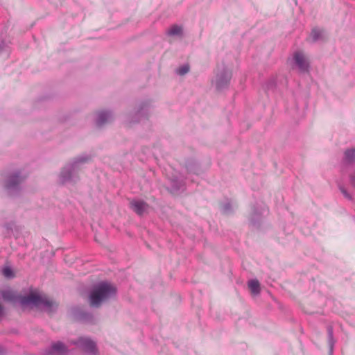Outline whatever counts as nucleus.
Segmentation results:
<instances>
[{"label":"nucleus","instance_id":"nucleus-12","mask_svg":"<svg viewBox=\"0 0 355 355\" xmlns=\"http://www.w3.org/2000/svg\"><path fill=\"white\" fill-rule=\"evenodd\" d=\"M166 33L168 35L171 36L181 35L182 34V27L174 24L167 30Z\"/></svg>","mask_w":355,"mask_h":355},{"label":"nucleus","instance_id":"nucleus-1","mask_svg":"<svg viewBox=\"0 0 355 355\" xmlns=\"http://www.w3.org/2000/svg\"><path fill=\"white\" fill-rule=\"evenodd\" d=\"M3 297L8 301L19 300L23 306L32 305L42 309L44 311L51 313L55 310L58 304L55 302L49 300L45 295L38 293H31L27 296L17 297L12 292L6 291L3 293Z\"/></svg>","mask_w":355,"mask_h":355},{"label":"nucleus","instance_id":"nucleus-17","mask_svg":"<svg viewBox=\"0 0 355 355\" xmlns=\"http://www.w3.org/2000/svg\"><path fill=\"white\" fill-rule=\"evenodd\" d=\"M328 336H329V345L331 346V348H332L334 341L333 339V331H332L331 328L328 329Z\"/></svg>","mask_w":355,"mask_h":355},{"label":"nucleus","instance_id":"nucleus-7","mask_svg":"<svg viewBox=\"0 0 355 355\" xmlns=\"http://www.w3.org/2000/svg\"><path fill=\"white\" fill-rule=\"evenodd\" d=\"M294 60L299 69L302 72H308L309 68V62L305 55L300 51L294 54Z\"/></svg>","mask_w":355,"mask_h":355},{"label":"nucleus","instance_id":"nucleus-6","mask_svg":"<svg viewBox=\"0 0 355 355\" xmlns=\"http://www.w3.org/2000/svg\"><path fill=\"white\" fill-rule=\"evenodd\" d=\"M23 180L24 178L21 177L19 173H15L8 178L6 184V188L10 195H12L15 190H17L19 189V184Z\"/></svg>","mask_w":355,"mask_h":355},{"label":"nucleus","instance_id":"nucleus-18","mask_svg":"<svg viewBox=\"0 0 355 355\" xmlns=\"http://www.w3.org/2000/svg\"><path fill=\"white\" fill-rule=\"evenodd\" d=\"M172 183H173V185H172V187H173V189L174 191H177V190L180 189V187H177V186H175V184H174V182H173V181L172 182Z\"/></svg>","mask_w":355,"mask_h":355},{"label":"nucleus","instance_id":"nucleus-19","mask_svg":"<svg viewBox=\"0 0 355 355\" xmlns=\"http://www.w3.org/2000/svg\"><path fill=\"white\" fill-rule=\"evenodd\" d=\"M352 181L353 184H355V175H353V176L352 177Z\"/></svg>","mask_w":355,"mask_h":355},{"label":"nucleus","instance_id":"nucleus-11","mask_svg":"<svg viewBox=\"0 0 355 355\" xmlns=\"http://www.w3.org/2000/svg\"><path fill=\"white\" fill-rule=\"evenodd\" d=\"M248 287L254 295H257L260 293V284L257 279H252L249 281Z\"/></svg>","mask_w":355,"mask_h":355},{"label":"nucleus","instance_id":"nucleus-16","mask_svg":"<svg viewBox=\"0 0 355 355\" xmlns=\"http://www.w3.org/2000/svg\"><path fill=\"white\" fill-rule=\"evenodd\" d=\"M3 275L6 277H12V270L9 267H6L2 270Z\"/></svg>","mask_w":355,"mask_h":355},{"label":"nucleus","instance_id":"nucleus-10","mask_svg":"<svg viewBox=\"0 0 355 355\" xmlns=\"http://www.w3.org/2000/svg\"><path fill=\"white\" fill-rule=\"evenodd\" d=\"M112 116L109 112H101L98 114L96 119V125L98 126H102L104 124L109 123L112 121Z\"/></svg>","mask_w":355,"mask_h":355},{"label":"nucleus","instance_id":"nucleus-13","mask_svg":"<svg viewBox=\"0 0 355 355\" xmlns=\"http://www.w3.org/2000/svg\"><path fill=\"white\" fill-rule=\"evenodd\" d=\"M322 35V31L318 28H313L311 33L309 39L312 42L317 41Z\"/></svg>","mask_w":355,"mask_h":355},{"label":"nucleus","instance_id":"nucleus-9","mask_svg":"<svg viewBox=\"0 0 355 355\" xmlns=\"http://www.w3.org/2000/svg\"><path fill=\"white\" fill-rule=\"evenodd\" d=\"M67 350L65 346L60 342L52 345L49 351L46 352V355H67Z\"/></svg>","mask_w":355,"mask_h":355},{"label":"nucleus","instance_id":"nucleus-4","mask_svg":"<svg viewBox=\"0 0 355 355\" xmlns=\"http://www.w3.org/2000/svg\"><path fill=\"white\" fill-rule=\"evenodd\" d=\"M73 344L87 353H95L96 351L95 343L88 338L80 337Z\"/></svg>","mask_w":355,"mask_h":355},{"label":"nucleus","instance_id":"nucleus-3","mask_svg":"<svg viewBox=\"0 0 355 355\" xmlns=\"http://www.w3.org/2000/svg\"><path fill=\"white\" fill-rule=\"evenodd\" d=\"M85 157H81L77 158L73 164L65 166L60 173V181L61 183H67L69 182H74L76 179V166L78 163L85 162Z\"/></svg>","mask_w":355,"mask_h":355},{"label":"nucleus","instance_id":"nucleus-14","mask_svg":"<svg viewBox=\"0 0 355 355\" xmlns=\"http://www.w3.org/2000/svg\"><path fill=\"white\" fill-rule=\"evenodd\" d=\"M190 70V67L188 64H183L176 69V73L179 76H184L187 74Z\"/></svg>","mask_w":355,"mask_h":355},{"label":"nucleus","instance_id":"nucleus-8","mask_svg":"<svg viewBox=\"0 0 355 355\" xmlns=\"http://www.w3.org/2000/svg\"><path fill=\"white\" fill-rule=\"evenodd\" d=\"M130 208L138 215L141 216L148 209V205L141 200H132L130 202Z\"/></svg>","mask_w":355,"mask_h":355},{"label":"nucleus","instance_id":"nucleus-15","mask_svg":"<svg viewBox=\"0 0 355 355\" xmlns=\"http://www.w3.org/2000/svg\"><path fill=\"white\" fill-rule=\"evenodd\" d=\"M345 159L347 162L355 159V149L347 150L345 153Z\"/></svg>","mask_w":355,"mask_h":355},{"label":"nucleus","instance_id":"nucleus-2","mask_svg":"<svg viewBox=\"0 0 355 355\" xmlns=\"http://www.w3.org/2000/svg\"><path fill=\"white\" fill-rule=\"evenodd\" d=\"M116 293V288L108 282H101L95 285L89 294V303L92 306H99L100 304L112 297Z\"/></svg>","mask_w":355,"mask_h":355},{"label":"nucleus","instance_id":"nucleus-5","mask_svg":"<svg viewBox=\"0 0 355 355\" xmlns=\"http://www.w3.org/2000/svg\"><path fill=\"white\" fill-rule=\"evenodd\" d=\"M232 74L229 70L225 69L218 73L215 78L216 87L218 88L227 87L230 82Z\"/></svg>","mask_w":355,"mask_h":355}]
</instances>
